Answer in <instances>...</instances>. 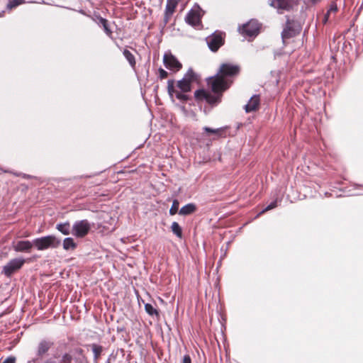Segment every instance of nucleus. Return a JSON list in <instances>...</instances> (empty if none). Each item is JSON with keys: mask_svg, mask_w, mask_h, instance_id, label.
I'll use <instances>...</instances> for the list:
<instances>
[{"mask_svg": "<svg viewBox=\"0 0 363 363\" xmlns=\"http://www.w3.org/2000/svg\"><path fill=\"white\" fill-rule=\"evenodd\" d=\"M196 205L194 203H189L180 208L179 211V214L181 216H186L194 213L196 211Z\"/></svg>", "mask_w": 363, "mask_h": 363, "instance_id": "6ab92c4d", "label": "nucleus"}, {"mask_svg": "<svg viewBox=\"0 0 363 363\" xmlns=\"http://www.w3.org/2000/svg\"><path fill=\"white\" fill-rule=\"evenodd\" d=\"M179 201L177 199H174L172 201V205L169 211V215L174 216V215L177 214V213H179Z\"/></svg>", "mask_w": 363, "mask_h": 363, "instance_id": "c756f323", "label": "nucleus"}, {"mask_svg": "<svg viewBox=\"0 0 363 363\" xmlns=\"http://www.w3.org/2000/svg\"><path fill=\"white\" fill-rule=\"evenodd\" d=\"M54 345V342L48 340H41L36 348V358L35 361L38 362L42 359L45 355L48 354L49 350Z\"/></svg>", "mask_w": 363, "mask_h": 363, "instance_id": "ddd939ff", "label": "nucleus"}, {"mask_svg": "<svg viewBox=\"0 0 363 363\" xmlns=\"http://www.w3.org/2000/svg\"><path fill=\"white\" fill-rule=\"evenodd\" d=\"M94 21L99 27H101L104 29V33L108 38L113 39V31L110 28L107 19L101 17L100 15H94Z\"/></svg>", "mask_w": 363, "mask_h": 363, "instance_id": "dca6fc26", "label": "nucleus"}, {"mask_svg": "<svg viewBox=\"0 0 363 363\" xmlns=\"http://www.w3.org/2000/svg\"><path fill=\"white\" fill-rule=\"evenodd\" d=\"M54 357H55V358H58V357H59V356H57V354H55V355H54Z\"/></svg>", "mask_w": 363, "mask_h": 363, "instance_id": "37998d69", "label": "nucleus"}, {"mask_svg": "<svg viewBox=\"0 0 363 363\" xmlns=\"http://www.w3.org/2000/svg\"><path fill=\"white\" fill-rule=\"evenodd\" d=\"M167 92L171 98H173L174 94L175 97L181 101L186 102L189 101V97L185 94V92L177 91L174 89V80L169 79L167 81Z\"/></svg>", "mask_w": 363, "mask_h": 363, "instance_id": "4468645a", "label": "nucleus"}, {"mask_svg": "<svg viewBox=\"0 0 363 363\" xmlns=\"http://www.w3.org/2000/svg\"><path fill=\"white\" fill-rule=\"evenodd\" d=\"M123 55L124 57L126 59V60L128 62L130 66L133 69H135L136 66V60L134 55L127 49L123 50Z\"/></svg>", "mask_w": 363, "mask_h": 363, "instance_id": "5701e85b", "label": "nucleus"}, {"mask_svg": "<svg viewBox=\"0 0 363 363\" xmlns=\"http://www.w3.org/2000/svg\"><path fill=\"white\" fill-rule=\"evenodd\" d=\"M170 228L172 233L175 235L178 238H182V228L177 222H173Z\"/></svg>", "mask_w": 363, "mask_h": 363, "instance_id": "a878e982", "label": "nucleus"}, {"mask_svg": "<svg viewBox=\"0 0 363 363\" xmlns=\"http://www.w3.org/2000/svg\"><path fill=\"white\" fill-rule=\"evenodd\" d=\"M34 247L33 240H18L12 242V248L16 252H30Z\"/></svg>", "mask_w": 363, "mask_h": 363, "instance_id": "2eb2a0df", "label": "nucleus"}, {"mask_svg": "<svg viewBox=\"0 0 363 363\" xmlns=\"http://www.w3.org/2000/svg\"><path fill=\"white\" fill-rule=\"evenodd\" d=\"M240 70L239 65L225 62L220 65L217 74L224 79L231 80V84H233L235 79L240 74Z\"/></svg>", "mask_w": 363, "mask_h": 363, "instance_id": "39448f33", "label": "nucleus"}, {"mask_svg": "<svg viewBox=\"0 0 363 363\" xmlns=\"http://www.w3.org/2000/svg\"><path fill=\"white\" fill-rule=\"evenodd\" d=\"M224 129L225 128H223L213 129V128L206 127V126L203 128V130L205 132L208 133L216 134L218 136H220L222 135L223 132L224 131Z\"/></svg>", "mask_w": 363, "mask_h": 363, "instance_id": "cd10ccee", "label": "nucleus"}, {"mask_svg": "<svg viewBox=\"0 0 363 363\" xmlns=\"http://www.w3.org/2000/svg\"><path fill=\"white\" fill-rule=\"evenodd\" d=\"M167 77H168V72L166 70H164L162 67L158 69V76H157V77L160 80L166 79Z\"/></svg>", "mask_w": 363, "mask_h": 363, "instance_id": "2f4dec72", "label": "nucleus"}, {"mask_svg": "<svg viewBox=\"0 0 363 363\" xmlns=\"http://www.w3.org/2000/svg\"><path fill=\"white\" fill-rule=\"evenodd\" d=\"M329 13H330V11H328L327 13L325 14V16L324 17L325 22H326L328 21Z\"/></svg>", "mask_w": 363, "mask_h": 363, "instance_id": "58836bf2", "label": "nucleus"}, {"mask_svg": "<svg viewBox=\"0 0 363 363\" xmlns=\"http://www.w3.org/2000/svg\"><path fill=\"white\" fill-rule=\"evenodd\" d=\"M72 354L70 352H65L60 357V363H72Z\"/></svg>", "mask_w": 363, "mask_h": 363, "instance_id": "c85d7f7f", "label": "nucleus"}, {"mask_svg": "<svg viewBox=\"0 0 363 363\" xmlns=\"http://www.w3.org/2000/svg\"><path fill=\"white\" fill-rule=\"evenodd\" d=\"M25 262L22 258L11 259L4 267L2 273L7 277H10L15 272L20 269Z\"/></svg>", "mask_w": 363, "mask_h": 363, "instance_id": "f8f14e48", "label": "nucleus"}, {"mask_svg": "<svg viewBox=\"0 0 363 363\" xmlns=\"http://www.w3.org/2000/svg\"><path fill=\"white\" fill-rule=\"evenodd\" d=\"M225 33L221 30H216L206 38V42L209 50L216 52L225 44Z\"/></svg>", "mask_w": 363, "mask_h": 363, "instance_id": "423d86ee", "label": "nucleus"}, {"mask_svg": "<svg viewBox=\"0 0 363 363\" xmlns=\"http://www.w3.org/2000/svg\"><path fill=\"white\" fill-rule=\"evenodd\" d=\"M182 79H185L186 82L191 85V83L198 80V75L194 72V69L190 67L184 74Z\"/></svg>", "mask_w": 363, "mask_h": 363, "instance_id": "4be33fe9", "label": "nucleus"}, {"mask_svg": "<svg viewBox=\"0 0 363 363\" xmlns=\"http://www.w3.org/2000/svg\"><path fill=\"white\" fill-rule=\"evenodd\" d=\"M4 11L0 12V17H2L4 16Z\"/></svg>", "mask_w": 363, "mask_h": 363, "instance_id": "79ce46f5", "label": "nucleus"}, {"mask_svg": "<svg viewBox=\"0 0 363 363\" xmlns=\"http://www.w3.org/2000/svg\"><path fill=\"white\" fill-rule=\"evenodd\" d=\"M223 95L220 94H212L203 89H197L194 92V98L198 101H206L208 104L214 106L221 102Z\"/></svg>", "mask_w": 363, "mask_h": 363, "instance_id": "0eeeda50", "label": "nucleus"}, {"mask_svg": "<svg viewBox=\"0 0 363 363\" xmlns=\"http://www.w3.org/2000/svg\"><path fill=\"white\" fill-rule=\"evenodd\" d=\"M177 86L180 89V91H182V92H189L191 90V85L184 79L177 82Z\"/></svg>", "mask_w": 363, "mask_h": 363, "instance_id": "b1692460", "label": "nucleus"}, {"mask_svg": "<svg viewBox=\"0 0 363 363\" xmlns=\"http://www.w3.org/2000/svg\"><path fill=\"white\" fill-rule=\"evenodd\" d=\"M145 312L150 316H160L159 311L150 303L145 304Z\"/></svg>", "mask_w": 363, "mask_h": 363, "instance_id": "bb28decb", "label": "nucleus"}, {"mask_svg": "<svg viewBox=\"0 0 363 363\" xmlns=\"http://www.w3.org/2000/svg\"><path fill=\"white\" fill-rule=\"evenodd\" d=\"M277 201H274L272 202H271L263 211L262 212H265V211H269L271 209H273L275 207H277Z\"/></svg>", "mask_w": 363, "mask_h": 363, "instance_id": "473e14b6", "label": "nucleus"}, {"mask_svg": "<svg viewBox=\"0 0 363 363\" xmlns=\"http://www.w3.org/2000/svg\"><path fill=\"white\" fill-rule=\"evenodd\" d=\"M302 30L301 22L296 19L286 18L284 28L281 32V38L283 41L295 38L298 35Z\"/></svg>", "mask_w": 363, "mask_h": 363, "instance_id": "f03ea898", "label": "nucleus"}, {"mask_svg": "<svg viewBox=\"0 0 363 363\" xmlns=\"http://www.w3.org/2000/svg\"><path fill=\"white\" fill-rule=\"evenodd\" d=\"M42 363H56L55 360L52 359H48L45 361H43Z\"/></svg>", "mask_w": 363, "mask_h": 363, "instance_id": "c9c22d12", "label": "nucleus"}, {"mask_svg": "<svg viewBox=\"0 0 363 363\" xmlns=\"http://www.w3.org/2000/svg\"><path fill=\"white\" fill-rule=\"evenodd\" d=\"M24 2V0H9L6 7L9 9H12L17 7L19 5L23 4Z\"/></svg>", "mask_w": 363, "mask_h": 363, "instance_id": "7c9ffc66", "label": "nucleus"}, {"mask_svg": "<svg viewBox=\"0 0 363 363\" xmlns=\"http://www.w3.org/2000/svg\"><path fill=\"white\" fill-rule=\"evenodd\" d=\"M91 224L86 219L77 220L72 227V234L78 238H84L91 230Z\"/></svg>", "mask_w": 363, "mask_h": 363, "instance_id": "1a4fd4ad", "label": "nucleus"}, {"mask_svg": "<svg viewBox=\"0 0 363 363\" xmlns=\"http://www.w3.org/2000/svg\"><path fill=\"white\" fill-rule=\"evenodd\" d=\"M63 249L66 251L74 250L77 247V244L71 237L65 238L62 242Z\"/></svg>", "mask_w": 363, "mask_h": 363, "instance_id": "412c9836", "label": "nucleus"}, {"mask_svg": "<svg viewBox=\"0 0 363 363\" xmlns=\"http://www.w3.org/2000/svg\"><path fill=\"white\" fill-rule=\"evenodd\" d=\"M16 357L13 356H10L7 357L3 363H16Z\"/></svg>", "mask_w": 363, "mask_h": 363, "instance_id": "72a5a7b5", "label": "nucleus"}, {"mask_svg": "<svg viewBox=\"0 0 363 363\" xmlns=\"http://www.w3.org/2000/svg\"><path fill=\"white\" fill-rule=\"evenodd\" d=\"M330 11H334L335 12L337 11V6L335 5V6H331V7L330 8V9L328 10Z\"/></svg>", "mask_w": 363, "mask_h": 363, "instance_id": "e433bc0d", "label": "nucleus"}, {"mask_svg": "<svg viewBox=\"0 0 363 363\" xmlns=\"http://www.w3.org/2000/svg\"><path fill=\"white\" fill-rule=\"evenodd\" d=\"M111 361V356L108 358L106 363H110Z\"/></svg>", "mask_w": 363, "mask_h": 363, "instance_id": "a19ab883", "label": "nucleus"}, {"mask_svg": "<svg viewBox=\"0 0 363 363\" xmlns=\"http://www.w3.org/2000/svg\"><path fill=\"white\" fill-rule=\"evenodd\" d=\"M269 5L277 9L279 13L293 11L298 4V0H268Z\"/></svg>", "mask_w": 363, "mask_h": 363, "instance_id": "6e6552de", "label": "nucleus"}, {"mask_svg": "<svg viewBox=\"0 0 363 363\" xmlns=\"http://www.w3.org/2000/svg\"><path fill=\"white\" fill-rule=\"evenodd\" d=\"M123 330H124V328H119V327L117 328V331L118 332H122Z\"/></svg>", "mask_w": 363, "mask_h": 363, "instance_id": "ea45409f", "label": "nucleus"}, {"mask_svg": "<svg viewBox=\"0 0 363 363\" xmlns=\"http://www.w3.org/2000/svg\"><path fill=\"white\" fill-rule=\"evenodd\" d=\"M207 84L213 94L221 95L232 85L231 80L224 79L217 73L207 79Z\"/></svg>", "mask_w": 363, "mask_h": 363, "instance_id": "f257e3e1", "label": "nucleus"}, {"mask_svg": "<svg viewBox=\"0 0 363 363\" xmlns=\"http://www.w3.org/2000/svg\"><path fill=\"white\" fill-rule=\"evenodd\" d=\"M201 9L199 4H195L185 16V21L189 25L196 27L201 24Z\"/></svg>", "mask_w": 363, "mask_h": 363, "instance_id": "9d476101", "label": "nucleus"}, {"mask_svg": "<svg viewBox=\"0 0 363 363\" xmlns=\"http://www.w3.org/2000/svg\"><path fill=\"white\" fill-rule=\"evenodd\" d=\"M61 245V240L54 235H49L33 240L34 247L40 251L49 248H57Z\"/></svg>", "mask_w": 363, "mask_h": 363, "instance_id": "7ed1b4c3", "label": "nucleus"}, {"mask_svg": "<svg viewBox=\"0 0 363 363\" xmlns=\"http://www.w3.org/2000/svg\"><path fill=\"white\" fill-rule=\"evenodd\" d=\"M56 229L64 235H68L72 233V228L69 221L57 223Z\"/></svg>", "mask_w": 363, "mask_h": 363, "instance_id": "aec40b11", "label": "nucleus"}, {"mask_svg": "<svg viewBox=\"0 0 363 363\" xmlns=\"http://www.w3.org/2000/svg\"><path fill=\"white\" fill-rule=\"evenodd\" d=\"M75 351L77 353L80 354H82V352H83V350L82 348H77L75 350Z\"/></svg>", "mask_w": 363, "mask_h": 363, "instance_id": "4c0bfd02", "label": "nucleus"}, {"mask_svg": "<svg viewBox=\"0 0 363 363\" xmlns=\"http://www.w3.org/2000/svg\"><path fill=\"white\" fill-rule=\"evenodd\" d=\"M259 96L254 95L252 96L248 103L245 106L244 108L246 113H250L256 111L259 105Z\"/></svg>", "mask_w": 363, "mask_h": 363, "instance_id": "a211bd4d", "label": "nucleus"}, {"mask_svg": "<svg viewBox=\"0 0 363 363\" xmlns=\"http://www.w3.org/2000/svg\"><path fill=\"white\" fill-rule=\"evenodd\" d=\"M261 26L262 25L257 20L251 19L246 23L239 26L238 31L243 37L249 38V40H250V39H254L259 35Z\"/></svg>", "mask_w": 363, "mask_h": 363, "instance_id": "20e7f679", "label": "nucleus"}, {"mask_svg": "<svg viewBox=\"0 0 363 363\" xmlns=\"http://www.w3.org/2000/svg\"><path fill=\"white\" fill-rule=\"evenodd\" d=\"M177 5V0H167L165 6L164 16V25H167L171 16L174 13L176 6Z\"/></svg>", "mask_w": 363, "mask_h": 363, "instance_id": "f3484780", "label": "nucleus"}, {"mask_svg": "<svg viewBox=\"0 0 363 363\" xmlns=\"http://www.w3.org/2000/svg\"><path fill=\"white\" fill-rule=\"evenodd\" d=\"M182 363H191L190 356L189 354L184 355Z\"/></svg>", "mask_w": 363, "mask_h": 363, "instance_id": "f704fd0d", "label": "nucleus"}, {"mask_svg": "<svg viewBox=\"0 0 363 363\" xmlns=\"http://www.w3.org/2000/svg\"><path fill=\"white\" fill-rule=\"evenodd\" d=\"M91 347L94 354V360L96 362L103 352V347L101 345L94 343L91 345Z\"/></svg>", "mask_w": 363, "mask_h": 363, "instance_id": "393cba45", "label": "nucleus"}, {"mask_svg": "<svg viewBox=\"0 0 363 363\" xmlns=\"http://www.w3.org/2000/svg\"><path fill=\"white\" fill-rule=\"evenodd\" d=\"M163 63L167 69L174 72H177L182 68V64L171 52L164 53Z\"/></svg>", "mask_w": 363, "mask_h": 363, "instance_id": "9b49d317", "label": "nucleus"}]
</instances>
